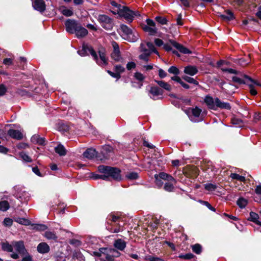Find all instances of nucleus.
Instances as JSON below:
<instances>
[{"mask_svg": "<svg viewBox=\"0 0 261 261\" xmlns=\"http://www.w3.org/2000/svg\"><path fill=\"white\" fill-rule=\"evenodd\" d=\"M98 170L99 172L103 174H93L91 177L94 179L107 180L109 177H112L115 180H119L121 179L120 170L117 168L100 165L98 166Z\"/></svg>", "mask_w": 261, "mask_h": 261, "instance_id": "nucleus-1", "label": "nucleus"}, {"mask_svg": "<svg viewBox=\"0 0 261 261\" xmlns=\"http://www.w3.org/2000/svg\"><path fill=\"white\" fill-rule=\"evenodd\" d=\"M139 50L142 54L139 55V58L146 62L148 61V57L152 53L159 54L153 43L150 42H142L139 47Z\"/></svg>", "mask_w": 261, "mask_h": 261, "instance_id": "nucleus-2", "label": "nucleus"}, {"mask_svg": "<svg viewBox=\"0 0 261 261\" xmlns=\"http://www.w3.org/2000/svg\"><path fill=\"white\" fill-rule=\"evenodd\" d=\"M159 176L165 181L163 189L168 192H172L175 190L174 186L176 184V179L171 175L164 172L159 173Z\"/></svg>", "mask_w": 261, "mask_h": 261, "instance_id": "nucleus-3", "label": "nucleus"}, {"mask_svg": "<svg viewBox=\"0 0 261 261\" xmlns=\"http://www.w3.org/2000/svg\"><path fill=\"white\" fill-rule=\"evenodd\" d=\"M221 70L224 72H228L229 73L234 74L236 75L232 77V81L239 84H248V80L246 79L241 72L232 68H222Z\"/></svg>", "mask_w": 261, "mask_h": 261, "instance_id": "nucleus-4", "label": "nucleus"}, {"mask_svg": "<svg viewBox=\"0 0 261 261\" xmlns=\"http://www.w3.org/2000/svg\"><path fill=\"white\" fill-rule=\"evenodd\" d=\"M97 20L101 26L107 30H112L114 25L113 19L105 14H99Z\"/></svg>", "mask_w": 261, "mask_h": 261, "instance_id": "nucleus-5", "label": "nucleus"}, {"mask_svg": "<svg viewBox=\"0 0 261 261\" xmlns=\"http://www.w3.org/2000/svg\"><path fill=\"white\" fill-rule=\"evenodd\" d=\"M120 30L122 32L123 38L130 42L136 41L138 39V35L133 33L132 30L125 24L120 25Z\"/></svg>", "mask_w": 261, "mask_h": 261, "instance_id": "nucleus-6", "label": "nucleus"}, {"mask_svg": "<svg viewBox=\"0 0 261 261\" xmlns=\"http://www.w3.org/2000/svg\"><path fill=\"white\" fill-rule=\"evenodd\" d=\"M117 13L121 17H124L128 22H131L133 20L134 16L136 15L134 12L130 10L127 7L119 6Z\"/></svg>", "mask_w": 261, "mask_h": 261, "instance_id": "nucleus-7", "label": "nucleus"}, {"mask_svg": "<svg viewBox=\"0 0 261 261\" xmlns=\"http://www.w3.org/2000/svg\"><path fill=\"white\" fill-rule=\"evenodd\" d=\"M146 21L147 25L143 27V30L147 32L150 35H154L158 31L155 22L150 19H146Z\"/></svg>", "mask_w": 261, "mask_h": 261, "instance_id": "nucleus-8", "label": "nucleus"}, {"mask_svg": "<svg viewBox=\"0 0 261 261\" xmlns=\"http://www.w3.org/2000/svg\"><path fill=\"white\" fill-rule=\"evenodd\" d=\"M113 151V148L110 145L103 146L101 150L100 154L97 156V160L100 161H103L108 159L110 156V153Z\"/></svg>", "mask_w": 261, "mask_h": 261, "instance_id": "nucleus-9", "label": "nucleus"}, {"mask_svg": "<svg viewBox=\"0 0 261 261\" xmlns=\"http://www.w3.org/2000/svg\"><path fill=\"white\" fill-rule=\"evenodd\" d=\"M79 54L81 56H85L90 54L94 60H97V55L93 48L88 45H84L81 50L78 51Z\"/></svg>", "mask_w": 261, "mask_h": 261, "instance_id": "nucleus-10", "label": "nucleus"}, {"mask_svg": "<svg viewBox=\"0 0 261 261\" xmlns=\"http://www.w3.org/2000/svg\"><path fill=\"white\" fill-rule=\"evenodd\" d=\"M163 92V90L158 87H151L149 90L150 97L153 100L162 98Z\"/></svg>", "mask_w": 261, "mask_h": 261, "instance_id": "nucleus-11", "label": "nucleus"}, {"mask_svg": "<svg viewBox=\"0 0 261 261\" xmlns=\"http://www.w3.org/2000/svg\"><path fill=\"white\" fill-rule=\"evenodd\" d=\"M79 24L76 21L68 19L65 22L66 30L70 34H73Z\"/></svg>", "mask_w": 261, "mask_h": 261, "instance_id": "nucleus-12", "label": "nucleus"}, {"mask_svg": "<svg viewBox=\"0 0 261 261\" xmlns=\"http://www.w3.org/2000/svg\"><path fill=\"white\" fill-rule=\"evenodd\" d=\"M32 6L35 10L41 13L44 12L46 9V5L43 0H34Z\"/></svg>", "mask_w": 261, "mask_h": 261, "instance_id": "nucleus-13", "label": "nucleus"}, {"mask_svg": "<svg viewBox=\"0 0 261 261\" xmlns=\"http://www.w3.org/2000/svg\"><path fill=\"white\" fill-rule=\"evenodd\" d=\"M192 115L191 116V119L192 121L196 122L201 120L202 119L200 114L201 113V110L196 107L191 109Z\"/></svg>", "mask_w": 261, "mask_h": 261, "instance_id": "nucleus-14", "label": "nucleus"}, {"mask_svg": "<svg viewBox=\"0 0 261 261\" xmlns=\"http://www.w3.org/2000/svg\"><path fill=\"white\" fill-rule=\"evenodd\" d=\"M225 84V82L223 81L220 83V86L221 88L227 94L231 95L235 92L236 90L238 88V87L234 85H232L230 83L227 84L225 85V87H223V85Z\"/></svg>", "mask_w": 261, "mask_h": 261, "instance_id": "nucleus-15", "label": "nucleus"}, {"mask_svg": "<svg viewBox=\"0 0 261 261\" xmlns=\"http://www.w3.org/2000/svg\"><path fill=\"white\" fill-rule=\"evenodd\" d=\"M113 51L111 54L112 58L116 61H119L121 59L119 45L115 41L112 42Z\"/></svg>", "mask_w": 261, "mask_h": 261, "instance_id": "nucleus-16", "label": "nucleus"}, {"mask_svg": "<svg viewBox=\"0 0 261 261\" xmlns=\"http://www.w3.org/2000/svg\"><path fill=\"white\" fill-rule=\"evenodd\" d=\"M13 247H15L16 251L21 255L28 254L27 251L25 248L23 241H20L18 242H12Z\"/></svg>", "mask_w": 261, "mask_h": 261, "instance_id": "nucleus-17", "label": "nucleus"}, {"mask_svg": "<svg viewBox=\"0 0 261 261\" xmlns=\"http://www.w3.org/2000/svg\"><path fill=\"white\" fill-rule=\"evenodd\" d=\"M215 107L222 109L230 110L231 109V107L229 103L224 102L218 98H216L214 100H213V110L215 109Z\"/></svg>", "mask_w": 261, "mask_h": 261, "instance_id": "nucleus-18", "label": "nucleus"}, {"mask_svg": "<svg viewBox=\"0 0 261 261\" xmlns=\"http://www.w3.org/2000/svg\"><path fill=\"white\" fill-rule=\"evenodd\" d=\"M170 44L178 49L180 53L184 54H189L191 51L187 48L184 47L182 45L175 42L174 40L169 41Z\"/></svg>", "mask_w": 261, "mask_h": 261, "instance_id": "nucleus-19", "label": "nucleus"}, {"mask_svg": "<svg viewBox=\"0 0 261 261\" xmlns=\"http://www.w3.org/2000/svg\"><path fill=\"white\" fill-rule=\"evenodd\" d=\"M99 56L100 60L97 58V60H95L96 63L101 66L106 65L108 64V59L106 57L105 52L103 50H99L98 51Z\"/></svg>", "mask_w": 261, "mask_h": 261, "instance_id": "nucleus-20", "label": "nucleus"}, {"mask_svg": "<svg viewBox=\"0 0 261 261\" xmlns=\"http://www.w3.org/2000/svg\"><path fill=\"white\" fill-rule=\"evenodd\" d=\"M8 134L13 139L21 140L23 138V135L19 130L10 129L8 130Z\"/></svg>", "mask_w": 261, "mask_h": 261, "instance_id": "nucleus-21", "label": "nucleus"}, {"mask_svg": "<svg viewBox=\"0 0 261 261\" xmlns=\"http://www.w3.org/2000/svg\"><path fill=\"white\" fill-rule=\"evenodd\" d=\"M74 33L75 34V35L77 38H83L87 35L88 31L80 24H79Z\"/></svg>", "mask_w": 261, "mask_h": 261, "instance_id": "nucleus-22", "label": "nucleus"}, {"mask_svg": "<svg viewBox=\"0 0 261 261\" xmlns=\"http://www.w3.org/2000/svg\"><path fill=\"white\" fill-rule=\"evenodd\" d=\"M37 249L40 253L44 254L49 251L50 248L47 243L42 242L38 244Z\"/></svg>", "mask_w": 261, "mask_h": 261, "instance_id": "nucleus-23", "label": "nucleus"}, {"mask_svg": "<svg viewBox=\"0 0 261 261\" xmlns=\"http://www.w3.org/2000/svg\"><path fill=\"white\" fill-rule=\"evenodd\" d=\"M83 155L87 159H92L95 157L97 159V156L98 155L97 154L95 149L93 148H88L84 152Z\"/></svg>", "mask_w": 261, "mask_h": 261, "instance_id": "nucleus-24", "label": "nucleus"}, {"mask_svg": "<svg viewBox=\"0 0 261 261\" xmlns=\"http://www.w3.org/2000/svg\"><path fill=\"white\" fill-rule=\"evenodd\" d=\"M114 246L117 249L123 251L126 246V243L124 240L118 239L114 241Z\"/></svg>", "mask_w": 261, "mask_h": 261, "instance_id": "nucleus-25", "label": "nucleus"}, {"mask_svg": "<svg viewBox=\"0 0 261 261\" xmlns=\"http://www.w3.org/2000/svg\"><path fill=\"white\" fill-rule=\"evenodd\" d=\"M45 138L40 137L39 135L35 134L31 138V142L34 144L38 145H43L45 143Z\"/></svg>", "mask_w": 261, "mask_h": 261, "instance_id": "nucleus-26", "label": "nucleus"}, {"mask_svg": "<svg viewBox=\"0 0 261 261\" xmlns=\"http://www.w3.org/2000/svg\"><path fill=\"white\" fill-rule=\"evenodd\" d=\"M220 16L226 21H230L234 18L233 13L229 10H225L224 14H220Z\"/></svg>", "mask_w": 261, "mask_h": 261, "instance_id": "nucleus-27", "label": "nucleus"}, {"mask_svg": "<svg viewBox=\"0 0 261 261\" xmlns=\"http://www.w3.org/2000/svg\"><path fill=\"white\" fill-rule=\"evenodd\" d=\"M198 72V70L195 66H188L185 68L184 72L190 75H194Z\"/></svg>", "mask_w": 261, "mask_h": 261, "instance_id": "nucleus-28", "label": "nucleus"}, {"mask_svg": "<svg viewBox=\"0 0 261 261\" xmlns=\"http://www.w3.org/2000/svg\"><path fill=\"white\" fill-rule=\"evenodd\" d=\"M55 150L56 153L59 154L60 156H64L66 154V150L63 145L60 144L55 148Z\"/></svg>", "mask_w": 261, "mask_h": 261, "instance_id": "nucleus-29", "label": "nucleus"}, {"mask_svg": "<svg viewBox=\"0 0 261 261\" xmlns=\"http://www.w3.org/2000/svg\"><path fill=\"white\" fill-rule=\"evenodd\" d=\"M155 82L162 88L165 89L167 91H170L171 90V86L167 83L163 81H157L155 80Z\"/></svg>", "mask_w": 261, "mask_h": 261, "instance_id": "nucleus-30", "label": "nucleus"}, {"mask_svg": "<svg viewBox=\"0 0 261 261\" xmlns=\"http://www.w3.org/2000/svg\"><path fill=\"white\" fill-rule=\"evenodd\" d=\"M44 236L48 240H53L54 241H57L58 237L56 236V233L54 232L47 231H45Z\"/></svg>", "mask_w": 261, "mask_h": 261, "instance_id": "nucleus-31", "label": "nucleus"}, {"mask_svg": "<svg viewBox=\"0 0 261 261\" xmlns=\"http://www.w3.org/2000/svg\"><path fill=\"white\" fill-rule=\"evenodd\" d=\"M13 244L11 245L8 242H5L2 243V249L5 251L11 252L13 251Z\"/></svg>", "mask_w": 261, "mask_h": 261, "instance_id": "nucleus-32", "label": "nucleus"}, {"mask_svg": "<svg viewBox=\"0 0 261 261\" xmlns=\"http://www.w3.org/2000/svg\"><path fill=\"white\" fill-rule=\"evenodd\" d=\"M58 129L60 132L64 133L69 130V127L67 124L61 122L58 124Z\"/></svg>", "mask_w": 261, "mask_h": 261, "instance_id": "nucleus-33", "label": "nucleus"}, {"mask_svg": "<svg viewBox=\"0 0 261 261\" xmlns=\"http://www.w3.org/2000/svg\"><path fill=\"white\" fill-rule=\"evenodd\" d=\"M10 207L9 202L6 200L0 201V211L5 212Z\"/></svg>", "mask_w": 261, "mask_h": 261, "instance_id": "nucleus-34", "label": "nucleus"}, {"mask_svg": "<svg viewBox=\"0 0 261 261\" xmlns=\"http://www.w3.org/2000/svg\"><path fill=\"white\" fill-rule=\"evenodd\" d=\"M258 215L255 213L251 212L250 213V219L251 221L254 222L257 224L261 225V222L258 221Z\"/></svg>", "mask_w": 261, "mask_h": 261, "instance_id": "nucleus-35", "label": "nucleus"}, {"mask_svg": "<svg viewBox=\"0 0 261 261\" xmlns=\"http://www.w3.org/2000/svg\"><path fill=\"white\" fill-rule=\"evenodd\" d=\"M231 122L233 124L236 125L238 127H242L244 125V123L242 119L236 117L232 118Z\"/></svg>", "mask_w": 261, "mask_h": 261, "instance_id": "nucleus-36", "label": "nucleus"}, {"mask_svg": "<svg viewBox=\"0 0 261 261\" xmlns=\"http://www.w3.org/2000/svg\"><path fill=\"white\" fill-rule=\"evenodd\" d=\"M154 177H155V185L159 188H161L163 186H164L165 181H163L162 180L163 179L160 177L159 174H155L154 175Z\"/></svg>", "mask_w": 261, "mask_h": 261, "instance_id": "nucleus-37", "label": "nucleus"}, {"mask_svg": "<svg viewBox=\"0 0 261 261\" xmlns=\"http://www.w3.org/2000/svg\"><path fill=\"white\" fill-rule=\"evenodd\" d=\"M14 220L15 222L22 225H28L30 224V221L25 218H14Z\"/></svg>", "mask_w": 261, "mask_h": 261, "instance_id": "nucleus-38", "label": "nucleus"}, {"mask_svg": "<svg viewBox=\"0 0 261 261\" xmlns=\"http://www.w3.org/2000/svg\"><path fill=\"white\" fill-rule=\"evenodd\" d=\"M144 259L148 261H165L163 258L152 255H146Z\"/></svg>", "mask_w": 261, "mask_h": 261, "instance_id": "nucleus-39", "label": "nucleus"}, {"mask_svg": "<svg viewBox=\"0 0 261 261\" xmlns=\"http://www.w3.org/2000/svg\"><path fill=\"white\" fill-rule=\"evenodd\" d=\"M19 156L25 162L30 163L32 161L31 157L24 152H21L19 154Z\"/></svg>", "mask_w": 261, "mask_h": 261, "instance_id": "nucleus-40", "label": "nucleus"}, {"mask_svg": "<svg viewBox=\"0 0 261 261\" xmlns=\"http://www.w3.org/2000/svg\"><path fill=\"white\" fill-rule=\"evenodd\" d=\"M247 200L244 198H240L237 201L238 206L242 208H244L247 204Z\"/></svg>", "mask_w": 261, "mask_h": 261, "instance_id": "nucleus-41", "label": "nucleus"}, {"mask_svg": "<svg viewBox=\"0 0 261 261\" xmlns=\"http://www.w3.org/2000/svg\"><path fill=\"white\" fill-rule=\"evenodd\" d=\"M204 103L210 109H212V97L208 95L205 96L204 99Z\"/></svg>", "mask_w": 261, "mask_h": 261, "instance_id": "nucleus-42", "label": "nucleus"}, {"mask_svg": "<svg viewBox=\"0 0 261 261\" xmlns=\"http://www.w3.org/2000/svg\"><path fill=\"white\" fill-rule=\"evenodd\" d=\"M241 75H243V76L247 80H248V82L250 83H251V84H254L257 86H260L261 87V83H260L259 82H258V81H255V80H254L253 79H252V78H251L250 77H249V76L246 75V74H241Z\"/></svg>", "mask_w": 261, "mask_h": 261, "instance_id": "nucleus-43", "label": "nucleus"}, {"mask_svg": "<svg viewBox=\"0 0 261 261\" xmlns=\"http://www.w3.org/2000/svg\"><path fill=\"white\" fill-rule=\"evenodd\" d=\"M73 258L77 259L79 261H85V257L80 251L74 252Z\"/></svg>", "mask_w": 261, "mask_h": 261, "instance_id": "nucleus-44", "label": "nucleus"}, {"mask_svg": "<svg viewBox=\"0 0 261 261\" xmlns=\"http://www.w3.org/2000/svg\"><path fill=\"white\" fill-rule=\"evenodd\" d=\"M230 177L232 179H237L241 181H245V178L244 176L240 175L237 173H231L230 175Z\"/></svg>", "mask_w": 261, "mask_h": 261, "instance_id": "nucleus-45", "label": "nucleus"}, {"mask_svg": "<svg viewBox=\"0 0 261 261\" xmlns=\"http://www.w3.org/2000/svg\"><path fill=\"white\" fill-rule=\"evenodd\" d=\"M192 248L193 251L196 254H200L201 252V247L199 244H197L193 245Z\"/></svg>", "mask_w": 261, "mask_h": 261, "instance_id": "nucleus-46", "label": "nucleus"}, {"mask_svg": "<svg viewBox=\"0 0 261 261\" xmlns=\"http://www.w3.org/2000/svg\"><path fill=\"white\" fill-rule=\"evenodd\" d=\"M168 72L170 73L174 74L175 75H178L179 73V69L174 66H172L169 68Z\"/></svg>", "mask_w": 261, "mask_h": 261, "instance_id": "nucleus-47", "label": "nucleus"}, {"mask_svg": "<svg viewBox=\"0 0 261 261\" xmlns=\"http://www.w3.org/2000/svg\"><path fill=\"white\" fill-rule=\"evenodd\" d=\"M123 230V227L119 224H117V226L116 228H111L110 231L112 233H118Z\"/></svg>", "mask_w": 261, "mask_h": 261, "instance_id": "nucleus-48", "label": "nucleus"}, {"mask_svg": "<svg viewBox=\"0 0 261 261\" xmlns=\"http://www.w3.org/2000/svg\"><path fill=\"white\" fill-rule=\"evenodd\" d=\"M155 20L161 24H166L168 22L166 18L161 16H156L155 17Z\"/></svg>", "mask_w": 261, "mask_h": 261, "instance_id": "nucleus-49", "label": "nucleus"}, {"mask_svg": "<svg viewBox=\"0 0 261 261\" xmlns=\"http://www.w3.org/2000/svg\"><path fill=\"white\" fill-rule=\"evenodd\" d=\"M183 79L187 82L189 83H192L194 85H198V83L193 78L188 76H185L183 77Z\"/></svg>", "mask_w": 261, "mask_h": 261, "instance_id": "nucleus-50", "label": "nucleus"}, {"mask_svg": "<svg viewBox=\"0 0 261 261\" xmlns=\"http://www.w3.org/2000/svg\"><path fill=\"white\" fill-rule=\"evenodd\" d=\"M126 177L129 179H136L138 177L136 172H130L126 174Z\"/></svg>", "mask_w": 261, "mask_h": 261, "instance_id": "nucleus-51", "label": "nucleus"}, {"mask_svg": "<svg viewBox=\"0 0 261 261\" xmlns=\"http://www.w3.org/2000/svg\"><path fill=\"white\" fill-rule=\"evenodd\" d=\"M47 226L44 224H36L34 228L39 231H43L47 229Z\"/></svg>", "mask_w": 261, "mask_h": 261, "instance_id": "nucleus-52", "label": "nucleus"}, {"mask_svg": "<svg viewBox=\"0 0 261 261\" xmlns=\"http://www.w3.org/2000/svg\"><path fill=\"white\" fill-rule=\"evenodd\" d=\"M109 218L113 222H116L119 219L120 216L115 215L114 214H111L109 215Z\"/></svg>", "mask_w": 261, "mask_h": 261, "instance_id": "nucleus-53", "label": "nucleus"}, {"mask_svg": "<svg viewBox=\"0 0 261 261\" xmlns=\"http://www.w3.org/2000/svg\"><path fill=\"white\" fill-rule=\"evenodd\" d=\"M250 89V93L252 95H256L257 93V91L254 88L253 85L249 83L248 82V84H247Z\"/></svg>", "mask_w": 261, "mask_h": 261, "instance_id": "nucleus-54", "label": "nucleus"}, {"mask_svg": "<svg viewBox=\"0 0 261 261\" xmlns=\"http://www.w3.org/2000/svg\"><path fill=\"white\" fill-rule=\"evenodd\" d=\"M62 14L66 16H71L73 13L72 10L68 9H64L62 11Z\"/></svg>", "mask_w": 261, "mask_h": 261, "instance_id": "nucleus-55", "label": "nucleus"}, {"mask_svg": "<svg viewBox=\"0 0 261 261\" xmlns=\"http://www.w3.org/2000/svg\"><path fill=\"white\" fill-rule=\"evenodd\" d=\"M194 257V255L192 253H187L186 254H181L179 256V257L182 259H189Z\"/></svg>", "mask_w": 261, "mask_h": 261, "instance_id": "nucleus-56", "label": "nucleus"}, {"mask_svg": "<svg viewBox=\"0 0 261 261\" xmlns=\"http://www.w3.org/2000/svg\"><path fill=\"white\" fill-rule=\"evenodd\" d=\"M134 76L139 81H142L145 79V76L140 72H136L135 73Z\"/></svg>", "mask_w": 261, "mask_h": 261, "instance_id": "nucleus-57", "label": "nucleus"}, {"mask_svg": "<svg viewBox=\"0 0 261 261\" xmlns=\"http://www.w3.org/2000/svg\"><path fill=\"white\" fill-rule=\"evenodd\" d=\"M124 68L121 65H116L115 66V70L117 73H119L120 74L121 73L124 71Z\"/></svg>", "mask_w": 261, "mask_h": 261, "instance_id": "nucleus-58", "label": "nucleus"}, {"mask_svg": "<svg viewBox=\"0 0 261 261\" xmlns=\"http://www.w3.org/2000/svg\"><path fill=\"white\" fill-rule=\"evenodd\" d=\"M4 224L7 226H11L13 224V220L9 218H6L4 220Z\"/></svg>", "mask_w": 261, "mask_h": 261, "instance_id": "nucleus-59", "label": "nucleus"}, {"mask_svg": "<svg viewBox=\"0 0 261 261\" xmlns=\"http://www.w3.org/2000/svg\"><path fill=\"white\" fill-rule=\"evenodd\" d=\"M108 73L112 77L119 79L120 78L121 76L119 73H114L110 70L107 71Z\"/></svg>", "mask_w": 261, "mask_h": 261, "instance_id": "nucleus-60", "label": "nucleus"}, {"mask_svg": "<svg viewBox=\"0 0 261 261\" xmlns=\"http://www.w3.org/2000/svg\"><path fill=\"white\" fill-rule=\"evenodd\" d=\"M136 67V64L134 62H128L126 65V68L127 70H130L132 69L135 68Z\"/></svg>", "mask_w": 261, "mask_h": 261, "instance_id": "nucleus-61", "label": "nucleus"}, {"mask_svg": "<svg viewBox=\"0 0 261 261\" xmlns=\"http://www.w3.org/2000/svg\"><path fill=\"white\" fill-rule=\"evenodd\" d=\"M3 63L6 65H11L13 64V59L11 58H6L3 61Z\"/></svg>", "mask_w": 261, "mask_h": 261, "instance_id": "nucleus-62", "label": "nucleus"}, {"mask_svg": "<svg viewBox=\"0 0 261 261\" xmlns=\"http://www.w3.org/2000/svg\"><path fill=\"white\" fill-rule=\"evenodd\" d=\"M167 73L162 69H160L159 70V76L163 79L165 77L167 76Z\"/></svg>", "mask_w": 261, "mask_h": 261, "instance_id": "nucleus-63", "label": "nucleus"}, {"mask_svg": "<svg viewBox=\"0 0 261 261\" xmlns=\"http://www.w3.org/2000/svg\"><path fill=\"white\" fill-rule=\"evenodd\" d=\"M6 91L7 89L4 85H0V96L4 95L6 92Z\"/></svg>", "mask_w": 261, "mask_h": 261, "instance_id": "nucleus-64", "label": "nucleus"}]
</instances>
